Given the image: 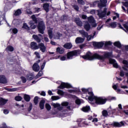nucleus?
<instances>
[{
	"instance_id": "obj_1",
	"label": "nucleus",
	"mask_w": 128,
	"mask_h": 128,
	"mask_svg": "<svg viewBox=\"0 0 128 128\" xmlns=\"http://www.w3.org/2000/svg\"><path fill=\"white\" fill-rule=\"evenodd\" d=\"M82 92L83 94H88V96H87V98L92 104H94V102H95L96 104H104L106 102V100H108V99L104 97H98L94 96L92 88H82Z\"/></svg>"
},
{
	"instance_id": "obj_2",
	"label": "nucleus",
	"mask_w": 128,
	"mask_h": 128,
	"mask_svg": "<svg viewBox=\"0 0 128 128\" xmlns=\"http://www.w3.org/2000/svg\"><path fill=\"white\" fill-rule=\"evenodd\" d=\"M84 60H100L104 62L106 58H112V52H104V56H100L96 53L92 54L90 52H86V54L82 56Z\"/></svg>"
},
{
	"instance_id": "obj_3",
	"label": "nucleus",
	"mask_w": 128,
	"mask_h": 128,
	"mask_svg": "<svg viewBox=\"0 0 128 128\" xmlns=\"http://www.w3.org/2000/svg\"><path fill=\"white\" fill-rule=\"evenodd\" d=\"M61 104L62 106H60V104L58 103H52V106L54 108H57L58 110V112L54 114H60V116H62V118H64L68 116L66 112L72 110V108H70V106H68V102H62Z\"/></svg>"
},
{
	"instance_id": "obj_4",
	"label": "nucleus",
	"mask_w": 128,
	"mask_h": 128,
	"mask_svg": "<svg viewBox=\"0 0 128 128\" xmlns=\"http://www.w3.org/2000/svg\"><path fill=\"white\" fill-rule=\"evenodd\" d=\"M80 54V51L79 50H74L67 53V57L66 56H61L60 60H72L74 56H78Z\"/></svg>"
},
{
	"instance_id": "obj_5",
	"label": "nucleus",
	"mask_w": 128,
	"mask_h": 128,
	"mask_svg": "<svg viewBox=\"0 0 128 128\" xmlns=\"http://www.w3.org/2000/svg\"><path fill=\"white\" fill-rule=\"evenodd\" d=\"M93 44L94 46H96L98 48H102L104 44L105 50H108V46H110V44H112V42H110V41L106 42H94Z\"/></svg>"
},
{
	"instance_id": "obj_6",
	"label": "nucleus",
	"mask_w": 128,
	"mask_h": 128,
	"mask_svg": "<svg viewBox=\"0 0 128 128\" xmlns=\"http://www.w3.org/2000/svg\"><path fill=\"white\" fill-rule=\"evenodd\" d=\"M99 0H96L92 4H90V8H94L96 6V4H98V6L99 8H102L104 6H106V3L108 1L106 0H100V3Z\"/></svg>"
},
{
	"instance_id": "obj_7",
	"label": "nucleus",
	"mask_w": 128,
	"mask_h": 128,
	"mask_svg": "<svg viewBox=\"0 0 128 128\" xmlns=\"http://www.w3.org/2000/svg\"><path fill=\"white\" fill-rule=\"evenodd\" d=\"M38 28L39 32L44 34V30H46V24L44 21H40L38 23Z\"/></svg>"
},
{
	"instance_id": "obj_8",
	"label": "nucleus",
	"mask_w": 128,
	"mask_h": 128,
	"mask_svg": "<svg viewBox=\"0 0 128 128\" xmlns=\"http://www.w3.org/2000/svg\"><path fill=\"white\" fill-rule=\"evenodd\" d=\"M122 104H119L118 105V108L112 110V114H116L118 116H122Z\"/></svg>"
},
{
	"instance_id": "obj_9",
	"label": "nucleus",
	"mask_w": 128,
	"mask_h": 128,
	"mask_svg": "<svg viewBox=\"0 0 128 128\" xmlns=\"http://www.w3.org/2000/svg\"><path fill=\"white\" fill-rule=\"evenodd\" d=\"M56 84H60V86H59L58 88H62V90H64V88H72L70 84L68 83H64V82H62L60 81H58L56 82Z\"/></svg>"
},
{
	"instance_id": "obj_10",
	"label": "nucleus",
	"mask_w": 128,
	"mask_h": 128,
	"mask_svg": "<svg viewBox=\"0 0 128 128\" xmlns=\"http://www.w3.org/2000/svg\"><path fill=\"white\" fill-rule=\"evenodd\" d=\"M88 20L92 28H96L97 24L96 23V20H94V16H90L88 18Z\"/></svg>"
},
{
	"instance_id": "obj_11",
	"label": "nucleus",
	"mask_w": 128,
	"mask_h": 128,
	"mask_svg": "<svg viewBox=\"0 0 128 128\" xmlns=\"http://www.w3.org/2000/svg\"><path fill=\"white\" fill-rule=\"evenodd\" d=\"M4 22H8L6 20V13L0 12V26L3 24Z\"/></svg>"
},
{
	"instance_id": "obj_12",
	"label": "nucleus",
	"mask_w": 128,
	"mask_h": 128,
	"mask_svg": "<svg viewBox=\"0 0 128 128\" xmlns=\"http://www.w3.org/2000/svg\"><path fill=\"white\" fill-rule=\"evenodd\" d=\"M106 8H104L103 11L100 10H98V16L100 18H102L106 16Z\"/></svg>"
},
{
	"instance_id": "obj_13",
	"label": "nucleus",
	"mask_w": 128,
	"mask_h": 128,
	"mask_svg": "<svg viewBox=\"0 0 128 128\" xmlns=\"http://www.w3.org/2000/svg\"><path fill=\"white\" fill-rule=\"evenodd\" d=\"M109 62L110 64H113L114 68H120V66H118V62L114 59L110 58L109 59Z\"/></svg>"
},
{
	"instance_id": "obj_14",
	"label": "nucleus",
	"mask_w": 128,
	"mask_h": 128,
	"mask_svg": "<svg viewBox=\"0 0 128 128\" xmlns=\"http://www.w3.org/2000/svg\"><path fill=\"white\" fill-rule=\"evenodd\" d=\"M32 38L34 40L37 42H40L42 38V36L40 34H38V35L34 34L32 36Z\"/></svg>"
},
{
	"instance_id": "obj_15",
	"label": "nucleus",
	"mask_w": 128,
	"mask_h": 128,
	"mask_svg": "<svg viewBox=\"0 0 128 128\" xmlns=\"http://www.w3.org/2000/svg\"><path fill=\"white\" fill-rule=\"evenodd\" d=\"M124 122L122 121L120 122H114L113 123L114 126H116V128H120L121 126H124Z\"/></svg>"
},
{
	"instance_id": "obj_16",
	"label": "nucleus",
	"mask_w": 128,
	"mask_h": 128,
	"mask_svg": "<svg viewBox=\"0 0 128 128\" xmlns=\"http://www.w3.org/2000/svg\"><path fill=\"white\" fill-rule=\"evenodd\" d=\"M8 82L6 78L4 75H0V84H6Z\"/></svg>"
},
{
	"instance_id": "obj_17",
	"label": "nucleus",
	"mask_w": 128,
	"mask_h": 128,
	"mask_svg": "<svg viewBox=\"0 0 128 128\" xmlns=\"http://www.w3.org/2000/svg\"><path fill=\"white\" fill-rule=\"evenodd\" d=\"M38 48H40V50L42 52H46V48L44 46V44L43 43H40L38 45Z\"/></svg>"
},
{
	"instance_id": "obj_18",
	"label": "nucleus",
	"mask_w": 128,
	"mask_h": 128,
	"mask_svg": "<svg viewBox=\"0 0 128 128\" xmlns=\"http://www.w3.org/2000/svg\"><path fill=\"white\" fill-rule=\"evenodd\" d=\"M31 48L32 50H38V45L36 42H32L30 44Z\"/></svg>"
},
{
	"instance_id": "obj_19",
	"label": "nucleus",
	"mask_w": 128,
	"mask_h": 128,
	"mask_svg": "<svg viewBox=\"0 0 128 128\" xmlns=\"http://www.w3.org/2000/svg\"><path fill=\"white\" fill-rule=\"evenodd\" d=\"M75 42L76 44H82V42H84V38H82L81 37H78L76 38Z\"/></svg>"
},
{
	"instance_id": "obj_20",
	"label": "nucleus",
	"mask_w": 128,
	"mask_h": 128,
	"mask_svg": "<svg viewBox=\"0 0 128 128\" xmlns=\"http://www.w3.org/2000/svg\"><path fill=\"white\" fill-rule=\"evenodd\" d=\"M74 22L79 26H82V22L80 20V18H76L74 20Z\"/></svg>"
},
{
	"instance_id": "obj_21",
	"label": "nucleus",
	"mask_w": 128,
	"mask_h": 128,
	"mask_svg": "<svg viewBox=\"0 0 128 128\" xmlns=\"http://www.w3.org/2000/svg\"><path fill=\"white\" fill-rule=\"evenodd\" d=\"M8 100L4 99L2 98H0V106H4L6 102H8Z\"/></svg>"
},
{
	"instance_id": "obj_22",
	"label": "nucleus",
	"mask_w": 128,
	"mask_h": 128,
	"mask_svg": "<svg viewBox=\"0 0 128 128\" xmlns=\"http://www.w3.org/2000/svg\"><path fill=\"white\" fill-rule=\"evenodd\" d=\"M32 68L34 72H38L40 70V66L38 63H34L32 66Z\"/></svg>"
},
{
	"instance_id": "obj_23",
	"label": "nucleus",
	"mask_w": 128,
	"mask_h": 128,
	"mask_svg": "<svg viewBox=\"0 0 128 128\" xmlns=\"http://www.w3.org/2000/svg\"><path fill=\"white\" fill-rule=\"evenodd\" d=\"M69 92H71L72 94L74 92H77L78 94H80L82 92L78 88H74L73 90H68Z\"/></svg>"
},
{
	"instance_id": "obj_24",
	"label": "nucleus",
	"mask_w": 128,
	"mask_h": 128,
	"mask_svg": "<svg viewBox=\"0 0 128 128\" xmlns=\"http://www.w3.org/2000/svg\"><path fill=\"white\" fill-rule=\"evenodd\" d=\"M34 22L32 20H30L29 22V24L30 25V27L32 30H34L36 28V25L34 24Z\"/></svg>"
},
{
	"instance_id": "obj_25",
	"label": "nucleus",
	"mask_w": 128,
	"mask_h": 128,
	"mask_svg": "<svg viewBox=\"0 0 128 128\" xmlns=\"http://www.w3.org/2000/svg\"><path fill=\"white\" fill-rule=\"evenodd\" d=\"M64 48H66L67 50H70V48H72V44L70 42L66 43L64 45Z\"/></svg>"
},
{
	"instance_id": "obj_26",
	"label": "nucleus",
	"mask_w": 128,
	"mask_h": 128,
	"mask_svg": "<svg viewBox=\"0 0 128 128\" xmlns=\"http://www.w3.org/2000/svg\"><path fill=\"white\" fill-rule=\"evenodd\" d=\"M122 64H124V66L122 67V69L124 70H128L126 68H128V62L126 60H123Z\"/></svg>"
},
{
	"instance_id": "obj_27",
	"label": "nucleus",
	"mask_w": 128,
	"mask_h": 128,
	"mask_svg": "<svg viewBox=\"0 0 128 128\" xmlns=\"http://www.w3.org/2000/svg\"><path fill=\"white\" fill-rule=\"evenodd\" d=\"M80 34H82V38H86L88 36V32H86L84 30H79Z\"/></svg>"
},
{
	"instance_id": "obj_28",
	"label": "nucleus",
	"mask_w": 128,
	"mask_h": 128,
	"mask_svg": "<svg viewBox=\"0 0 128 128\" xmlns=\"http://www.w3.org/2000/svg\"><path fill=\"white\" fill-rule=\"evenodd\" d=\"M62 36V34L59 32L54 33V38L55 40H60V36Z\"/></svg>"
},
{
	"instance_id": "obj_29",
	"label": "nucleus",
	"mask_w": 128,
	"mask_h": 128,
	"mask_svg": "<svg viewBox=\"0 0 128 128\" xmlns=\"http://www.w3.org/2000/svg\"><path fill=\"white\" fill-rule=\"evenodd\" d=\"M84 28L86 32H88V30H90V24L88 22H86L85 24L84 25Z\"/></svg>"
},
{
	"instance_id": "obj_30",
	"label": "nucleus",
	"mask_w": 128,
	"mask_h": 128,
	"mask_svg": "<svg viewBox=\"0 0 128 128\" xmlns=\"http://www.w3.org/2000/svg\"><path fill=\"white\" fill-rule=\"evenodd\" d=\"M82 112H88L90 110V108L88 106H84L82 108Z\"/></svg>"
},
{
	"instance_id": "obj_31",
	"label": "nucleus",
	"mask_w": 128,
	"mask_h": 128,
	"mask_svg": "<svg viewBox=\"0 0 128 128\" xmlns=\"http://www.w3.org/2000/svg\"><path fill=\"white\" fill-rule=\"evenodd\" d=\"M48 34L50 40L52 38V28H48Z\"/></svg>"
},
{
	"instance_id": "obj_32",
	"label": "nucleus",
	"mask_w": 128,
	"mask_h": 128,
	"mask_svg": "<svg viewBox=\"0 0 128 128\" xmlns=\"http://www.w3.org/2000/svg\"><path fill=\"white\" fill-rule=\"evenodd\" d=\"M22 10L18 9L14 12V15L16 16H20V14H22Z\"/></svg>"
},
{
	"instance_id": "obj_33",
	"label": "nucleus",
	"mask_w": 128,
	"mask_h": 128,
	"mask_svg": "<svg viewBox=\"0 0 128 128\" xmlns=\"http://www.w3.org/2000/svg\"><path fill=\"white\" fill-rule=\"evenodd\" d=\"M56 52L62 54L64 52V48H60V47H58L56 48Z\"/></svg>"
},
{
	"instance_id": "obj_34",
	"label": "nucleus",
	"mask_w": 128,
	"mask_h": 128,
	"mask_svg": "<svg viewBox=\"0 0 128 128\" xmlns=\"http://www.w3.org/2000/svg\"><path fill=\"white\" fill-rule=\"evenodd\" d=\"M96 32H94L93 36H92V35L88 36V34L87 36H86V38H87V40H92V38H94V36H96Z\"/></svg>"
},
{
	"instance_id": "obj_35",
	"label": "nucleus",
	"mask_w": 128,
	"mask_h": 128,
	"mask_svg": "<svg viewBox=\"0 0 128 128\" xmlns=\"http://www.w3.org/2000/svg\"><path fill=\"white\" fill-rule=\"evenodd\" d=\"M31 18L32 19V20L34 22V24H38V18H36V15H32L31 16Z\"/></svg>"
},
{
	"instance_id": "obj_36",
	"label": "nucleus",
	"mask_w": 128,
	"mask_h": 128,
	"mask_svg": "<svg viewBox=\"0 0 128 128\" xmlns=\"http://www.w3.org/2000/svg\"><path fill=\"white\" fill-rule=\"evenodd\" d=\"M78 126L80 128H82V126H88V124L86 122H82V124H78Z\"/></svg>"
},
{
	"instance_id": "obj_37",
	"label": "nucleus",
	"mask_w": 128,
	"mask_h": 128,
	"mask_svg": "<svg viewBox=\"0 0 128 128\" xmlns=\"http://www.w3.org/2000/svg\"><path fill=\"white\" fill-rule=\"evenodd\" d=\"M50 6V5L48 4H44L43 8L44 10H46V12H48V7Z\"/></svg>"
},
{
	"instance_id": "obj_38",
	"label": "nucleus",
	"mask_w": 128,
	"mask_h": 128,
	"mask_svg": "<svg viewBox=\"0 0 128 128\" xmlns=\"http://www.w3.org/2000/svg\"><path fill=\"white\" fill-rule=\"evenodd\" d=\"M114 45L115 46H116L117 48H122V44L120 42H114Z\"/></svg>"
},
{
	"instance_id": "obj_39",
	"label": "nucleus",
	"mask_w": 128,
	"mask_h": 128,
	"mask_svg": "<svg viewBox=\"0 0 128 128\" xmlns=\"http://www.w3.org/2000/svg\"><path fill=\"white\" fill-rule=\"evenodd\" d=\"M40 106L41 110H44V100H42L40 102Z\"/></svg>"
},
{
	"instance_id": "obj_40",
	"label": "nucleus",
	"mask_w": 128,
	"mask_h": 128,
	"mask_svg": "<svg viewBox=\"0 0 128 128\" xmlns=\"http://www.w3.org/2000/svg\"><path fill=\"white\" fill-rule=\"evenodd\" d=\"M24 100H26V102H30V95L24 94Z\"/></svg>"
},
{
	"instance_id": "obj_41",
	"label": "nucleus",
	"mask_w": 128,
	"mask_h": 128,
	"mask_svg": "<svg viewBox=\"0 0 128 128\" xmlns=\"http://www.w3.org/2000/svg\"><path fill=\"white\" fill-rule=\"evenodd\" d=\"M9 32L12 34H18V29H16V28H11Z\"/></svg>"
},
{
	"instance_id": "obj_42",
	"label": "nucleus",
	"mask_w": 128,
	"mask_h": 128,
	"mask_svg": "<svg viewBox=\"0 0 128 128\" xmlns=\"http://www.w3.org/2000/svg\"><path fill=\"white\" fill-rule=\"evenodd\" d=\"M118 84H116L115 85H114L112 86V88H113L114 90H116V92H120V89L118 88Z\"/></svg>"
},
{
	"instance_id": "obj_43",
	"label": "nucleus",
	"mask_w": 128,
	"mask_h": 128,
	"mask_svg": "<svg viewBox=\"0 0 128 128\" xmlns=\"http://www.w3.org/2000/svg\"><path fill=\"white\" fill-rule=\"evenodd\" d=\"M102 116L105 118H106V116H108V112L106 110H103L102 111Z\"/></svg>"
},
{
	"instance_id": "obj_44",
	"label": "nucleus",
	"mask_w": 128,
	"mask_h": 128,
	"mask_svg": "<svg viewBox=\"0 0 128 128\" xmlns=\"http://www.w3.org/2000/svg\"><path fill=\"white\" fill-rule=\"evenodd\" d=\"M22 28H24V30H30V27L28 26V24H26V23H24L23 24V26Z\"/></svg>"
},
{
	"instance_id": "obj_45",
	"label": "nucleus",
	"mask_w": 128,
	"mask_h": 128,
	"mask_svg": "<svg viewBox=\"0 0 128 128\" xmlns=\"http://www.w3.org/2000/svg\"><path fill=\"white\" fill-rule=\"evenodd\" d=\"M6 50L7 52H14V47L9 46L6 48Z\"/></svg>"
},
{
	"instance_id": "obj_46",
	"label": "nucleus",
	"mask_w": 128,
	"mask_h": 128,
	"mask_svg": "<svg viewBox=\"0 0 128 128\" xmlns=\"http://www.w3.org/2000/svg\"><path fill=\"white\" fill-rule=\"evenodd\" d=\"M76 104H81L84 103V102L82 101V100H80L78 98H77V99L76 100Z\"/></svg>"
},
{
	"instance_id": "obj_47",
	"label": "nucleus",
	"mask_w": 128,
	"mask_h": 128,
	"mask_svg": "<svg viewBox=\"0 0 128 128\" xmlns=\"http://www.w3.org/2000/svg\"><path fill=\"white\" fill-rule=\"evenodd\" d=\"M51 98L52 100H58L60 98V97L59 96H52Z\"/></svg>"
},
{
	"instance_id": "obj_48",
	"label": "nucleus",
	"mask_w": 128,
	"mask_h": 128,
	"mask_svg": "<svg viewBox=\"0 0 128 128\" xmlns=\"http://www.w3.org/2000/svg\"><path fill=\"white\" fill-rule=\"evenodd\" d=\"M34 78V76L32 74H28L27 76V80H33Z\"/></svg>"
},
{
	"instance_id": "obj_49",
	"label": "nucleus",
	"mask_w": 128,
	"mask_h": 128,
	"mask_svg": "<svg viewBox=\"0 0 128 128\" xmlns=\"http://www.w3.org/2000/svg\"><path fill=\"white\" fill-rule=\"evenodd\" d=\"M4 2H5V4H8V2L14 4V2H16V0H4Z\"/></svg>"
},
{
	"instance_id": "obj_50",
	"label": "nucleus",
	"mask_w": 128,
	"mask_h": 128,
	"mask_svg": "<svg viewBox=\"0 0 128 128\" xmlns=\"http://www.w3.org/2000/svg\"><path fill=\"white\" fill-rule=\"evenodd\" d=\"M110 26L112 28H114L116 27V22H112L110 24Z\"/></svg>"
},
{
	"instance_id": "obj_51",
	"label": "nucleus",
	"mask_w": 128,
	"mask_h": 128,
	"mask_svg": "<svg viewBox=\"0 0 128 128\" xmlns=\"http://www.w3.org/2000/svg\"><path fill=\"white\" fill-rule=\"evenodd\" d=\"M13 24H20V20H13Z\"/></svg>"
},
{
	"instance_id": "obj_52",
	"label": "nucleus",
	"mask_w": 128,
	"mask_h": 128,
	"mask_svg": "<svg viewBox=\"0 0 128 128\" xmlns=\"http://www.w3.org/2000/svg\"><path fill=\"white\" fill-rule=\"evenodd\" d=\"M42 76V71L40 70L38 74L36 76V78H40V76Z\"/></svg>"
},
{
	"instance_id": "obj_53",
	"label": "nucleus",
	"mask_w": 128,
	"mask_h": 128,
	"mask_svg": "<svg viewBox=\"0 0 128 128\" xmlns=\"http://www.w3.org/2000/svg\"><path fill=\"white\" fill-rule=\"evenodd\" d=\"M46 108L48 110H52V106H50V105L48 104H46Z\"/></svg>"
},
{
	"instance_id": "obj_54",
	"label": "nucleus",
	"mask_w": 128,
	"mask_h": 128,
	"mask_svg": "<svg viewBox=\"0 0 128 128\" xmlns=\"http://www.w3.org/2000/svg\"><path fill=\"white\" fill-rule=\"evenodd\" d=\"M78 4H82V6H84V1L83 0H78Z\"/></svg>"
},
{
	"instance_id": "obj_55",
	"label": "nucleus",
	"mask_w": 128,
	"mask_h": 128,
	"mask_svg": "<svg viewBox=\"0 0 128 128\" xmlns=\"http://www.w3.org/2000/svg\"><path fill=\"white\" fill-rule=\"evenodd\" d=\"M72 8L76 12H78V10H80V8H78V5H74L72 6Z\"/></svg>"
},
{
	"instance_id": "obj_56",
	"label": "nucleus",
	"mask_w": 128,
	"mask_h": 128,
	"mask_svg": "<svg viewBox=\"0 0 128 128\" xmlns=\"http://www.w3.org/2000/svg\"><path fill=\"white\" fill-rule=\"evenodd\" d=\"M16 100H17V102H20L22 100V96H17L15 97Z\"/></svg>"
},
{
	"instance_id": "obj_57",
	"label": "nucleus",
	"mask_w": 128,
	"mask_h": 128,
	"mask_svg": "<svg viewBox=\"0 0 128 128\" xmlns=\"http://www.w3.org/2000/svg\"><path fill=\"white\" fill-rule=\"evenodd\" d=\"M58 94L60 96H64V92L60 90H58Z\"/></svg>"
},
{
	"instance_id": "obj_58",
	"label": "nucleus",
	"mask_w": 128,
	"mask_h": 128,
	"mask_svg": "<svg viewBox=\"0 0 128 128\" xmlns=\"http://www.w3.org/2000/svg\"><path fill=\"white\" fill-rule=\"evenodd\" d=\"M32 103H30L29 104V106H28V112H30V110H32Z\"/></svg>"
},
{
	"instance_id": "obj_59",
	"label": "nucleus",
	"mask_w": 128,
	"mask_h": 128,
	"mask_svg": "<svg viewBox=\"0 0 128 128\" xmlns=\"http://www.w3.org/2000/svg\"><path fill=\"white\" fill-rule=\"evenodd\" d=\"M46 62H44L42 63V65L41 66V68H40L41 70H44V66H46Z\"/></svg>"
},
{
	"instance_id": "obj_60",
	"label": "nucleus",
	"mask_w": 128,
	"mask_h": 128,
	"mask_svg": "<svg viewBox=\"0 0 128 128\" xmlns=\"http://www.w3.org/2000/svg\"><path fill=\"white\" fill-rule=\"evenodd\" d=\"M124 28H126V30H125V32H128V23H126L125 24H124Z\"/></svg>"
},
{
	"instance_id": "obj_61",
	"label": "nucleus",
	"mask_w": 128,
	"mask_h": 128,
	"mask_svg": "<svg viewBox=\"0 0 128 128\" xmlns=\"http://www.w3.org/2000/svg\"><path fill=\"white\" fill-rule=\"evenodd\" d=\"M38 96H36L34 98V103L35 104H38Z\"/></svg>"
},
{
	"instance_id": "obj_62",
	"label": "nucleus",
	"mask_w": 128,
	"mask_h": 128,
	"mask_svg": "<svg viewBox=\"0 0 128 128\" xmlns=\"http://www.w3.org/2000/svg\"><path fill=\"white\" fill-rule=\"evenodd\" d=\"M66 18H68V16H63L61 18V20H63V22H66Z\"/></svg>"
},
{
	"instance_id": "obj_63",
	"label": "nucleus",
	"mask_w": 128,
	"mask_h": 128,
	"mask_svg": "<svg viewBox=\"0 0 128 128\" xmlns=\"http://www.w3.org/2000/svg\"><path fill=\"white\" fill-rule=\"evenodd\" d=\"M34 10V12H40V8H35Z\"/></svg>"
},
{
	"instance_id": "obj_64",
	"label": "nucleus",
	"mask_w": 128,
	"mask_h": 128,
	"mask_svg": "<svg viewBox=\"0 0 128 128\" xmlns=\"http://www.w3.org/2000/svg\"><path fill=\"white\" fill-rule=\"evenodd\" d=\"M104 128H109L110 126V124H104L103 125Z\"/></svg>"
}]
</instances>
